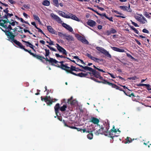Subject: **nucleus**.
<instances>
[{
  "label": "nucleus",
  "mask_w": 151,
  "mask_h": 151,
  "mask_svg": "<svg viewBox=\"0 0 151 151\" xmlns=\"http://www.w3.org/2000/svg\"><path fill=\"white\" fill-rule=\"evenodd\" d=\"M24 50L26 52H28L31 55H32L33 56L35 54L34 53L31 52V50H28L27 49H26L25 48Z\"/></svg>",
  "instance_id": "37998d69"
},
{
  "label": "nucleus",
  "mask_w": 151,
  "mask_h": 151,
  "mask_svg": "<svg viewBox=\"0 0 151 151\" xmlns=\"http://www.w3.org/2000/svg\"><path fill=\"white\" fill-rule=\"evenodd\" d=\"M66 18L71 19L75 20L78 22H79L80 21L79 19L76 16L70 13L68 14H67Z\"/></svg>",
  "instance_id": "6e6552de"
},
{
  "label": "nucleus",
  "mask_w": 151,
  "mask_h": 151,
  "mask_svg": "<svg viewBox=\"0 0 151 151\" xmlns=\"http://www.w3.org/2000/svg\"><path fill=\"white\" fill-rule=\"evenodd\" d=\"M49 62L52 63V65H54V64H57V65H58V67H60V68L61 64H63V61L59 62L57 61L56 60L52 58H50L49 59Z\"/></svg>",
  "instance_id": "0eeeda50"
},
{
  "label": "nucleus",
  "mask_w": 151,
  "mask_h": 151,
  "mask_svg": "<svg viewBox=\"0 0 151 151\" xmlns=\"http://www.w3.org/2000/svg\"><path fill=\"white\" fill-rule=\"evenodd\" d=\"M110 31L111 33H114L116 32V30L114 29L113 28L111 29Z\"/></svg>",
  "instance_id": "603ef678"
},
{
  "label": "nucleus",
  "mask_w": 151,
  "mask_h": 151,
  "mask_svg": "<svg viewBox=\"0 0 151 151\" xmlns=\"http://www.w3.org/2000/svg\"><path fill=\"white\" fill-rule=\"evenodd\" d=\"M92 72L93 74L97 78H99L100 77L99 73L93 69V71H92Z\"/></svg>",
  "instance_id": "b1692460"
},
{
  "label": "nucleus",
  "mask_w": 151,
  "mask_h": 151,
  "mask_svg": "<svg viewBox=\"0 0 151 151\" xmlns=\"http://www.w3.org/2000/svg\"><path fill=\"white\" fill-rule=\"evenodd\" d=\"M103 16L105 17L106 19H108L111 22H113V18L112 17H108L105 14H103Z\"/></svg>",
  "instance_id": "58836bf2"
},
{
  "label": "nucleus",
  "mask_w": 151,
  "mask_h": 151,
  "mask_svg": "<svg viewBox=\"0 0 151 151\" xmlns=\"http://www.w3.org/2000/svg\"><path fill=\"white\" fill-rule=\"evenodd\" d=\"M144 15L147 17L150 18L151 17L149 16V14L147 12H145Z\"/></svg>",
  "instance_id": "49530a36"
},
{
  "label": "nucleus",
  "mask_w": 151,
  "mask_h": 151,
  "mask_svg": "<svg viewBox=\"0 0 151 151\" xmlns=\"http://www.w3.org/2000/svg\"><path fill=\"white\" fill-rule=\"evenodd\" d=\"M45 56L46 57L48 56L49 54V50H48L45 49Z\"/></svg>",
  "instance_id": "de8ad7c7"
},
{
  "label": "nucleus",
  "mask_w": 151,
  "mask_h": 151,
  "mask_svg": "<svg viewBox=\"0 0 151 151\" xmlns=\"http://www.w3.org/2000/svg\"><path fill=\"white\" fill-rule=\"evenodd\" d=\"M135 19L142 24H144L147 22L145 18L142 14H136L134 15Z\"/></svg>",
  "instance_id": "7ed1b4c3"
},
{
  "label": "nucleus",
  "mask_w": 151,
  "mask_h": 151,
  "mask_svg": "<svg viewBox=\"0 0 151 151\" xmlns=\"http://www.w3.org/2000/svg\"><path fill=\"white\" fill-rule=\"evenodd\" d=\"M73 57L74 59L76 60V61L77 63H76V64H77L79 63H81L82 64H85L82 60L79 58L78 57V56H73Z\"/></svg>",
  "instance_id": "4be33fe9"
},
{
  "label": "nucleus",
  "mask_w": 151,
  "mask_h": 151,
  "mask_svg": "<svg viewBox=\"0 0 151 151\" xmlns=\"http://www.w3.org/2000/svg\"><path fill=\"white\" fill-rule=\"evenodd\" d=\"M87 56H88L89 58L91 59L92 60L94 61L97 62H99L100 61H101L102 60H101L99 58H97L93 57L91 55L87 54L86 55Z\"/></svg>",
  "instance_id": "f8f14e48"
},
{
  "label": "nucleus",
  "mask_w": 151,
  "mask_h": 151,
  "mask_svg": "<svg viewBox=\"0 0 151 151\" xmlns=\"http://www.w3.org/2000/svg\"><path fill=\"white\" fill-rule=\"evenodd\" d=\"M115 16H116V17H121V18H125V17H124V16H122L115 15Z\"/></svg>",
  "instance_id": "69168bd1"
},
{
  "label": "nucleus",
  "mask_w": 151,
  "mask_h": 151,
  "mask_svg": "<svg viewBox=\"0 0 151 151\" xmlns=\"http://www.w3.org/2000/svg\"><path fill=\"white\" fill-rule=\"evenodd\" d=\"M120 7L121 9L124 11H130L129 10V9H130L127 6H120Z\"/></svg>",
  "instance_id": "bb28decb"
},
{
  "label": "nucleus",
  "mask_w": 151,
  "mask_h": 151,
  "mask_svg": "<svg viewBox=\"0 0 151 151\" xmlns=\"http://www.w3.org/2000/svg\"><path fill=\"white\" fill-rule=\"evenodd\" d=\"M50 17L59 23L62 24V26L70 32H73V29L72 27L70 25L66 24V23H62L63 21L58 16L55 14L53 13H51L50 14Z\"/></svg>",
  "instance_id": "f257e3e1"
},
{
  "label": "nucleus",
  "mask_w": 151,
  "mask_h": 151,
  "mask_svg": "<svg viewBox=\"0 0 151 151\" xmlns=\"http://www.w3.org/2000/svg\"><path fill=\"white\" fill-rule=\"evenodd\" d=\"M66 39L68 41H73L74 40L73 37L71 35L66 34L64 39Z\"/></svg>",
  "instance_id": "dca6fc26"
},
{
  "label": "nucleus",
  "mask_w": 151,
  "mask_h": 151,
  "mask_svg": "<svg viewBox=\"0 0 151 151\" xmlns=\"http://www.w3.org/2000/svg\"><path fill=\"white\" fill-rule=\"evenodd\" d=\"M6 20L5 19L2 21L0 23V25L2 27H4L5 30L2 29L3 31L4 32L6 31H10L12 29L11 25H10L9 22L8 20L7 17L6 18Z\"/></svg>",
  "instance_id": "f03ea898"
},
{
  "label": "nucleus",
  "mask_w": 151,
  "mask_h": 151,
  "mask_svg": "<svg viewBox=\"0 0 151 151\" xmlns=\"http://www.w3.org/2000/svg\"><path fill=\"white\" fill-rule=\"evenodd\" d=\"M83 69L86 70H89L91 72L93 71V69L92 68L88 66L84 67H83Z\"/></svg>",
  "instance_id": "2f4dec72"
},
{
  "label": "nucleus",
  "mask_w": 151,
  "mask_h": 151,
  "mask_svg": "<svg viewBox=\"0 0 151 151\" xmlns=\"http://www.w3.org/2000/svg\"><path fill=\"white\" fill-rule=\"evenodd\" d=\"M13 15V14H9L8 13L6 14V15H5V16H6V17H11Z\"/></svg>",
  "instance_id": "5fc2aeb1"
},
{
  "label": "nucleus",
  "mask_w": 151,
  "mask_h": 151,
  "mask_svg": "<svg viewBox=\"0 0 151 151\" xmlns=\"http://www.w3.org/2000/svg\"><path fill=\"white\" fill-rule=\"evenodd\" d=\"M20 19L21 22H22L29 24V23L27 22L24 21L23 19L21 18Z\"/></svg>",
  "instance_id": "3c124183"
},
{
  "label": "nucleus",
  "mask_w": 151,
  "mask_h": 151,
  "mask_svg": "<svg viewBox=\"0 0 151 151\" xmlns=\"http://www.w3.org/2000/svg\"><path fill=\"white\" fill-rule=\"evenodd\" d=\"M67 108V106L65 105H64L63 106L61 107L60 108V110L61 111H63L65 110L66 108Z\"/></svg>",
  "instance_id": "e433bc0d"
},
{
  "label": "nucleus",
  "mask_w": 151,
  "mask_h": 151,
  "mask_svg": "<svg viewBox=\"0 0 151 151\" xmlns=\"http://www.w3.org/2000/svg\"><path fill=\"white\" fill-rule=\"evenodd\" d=\"M52 2L54 5L57 7L59 6V4L58 0H52Z\"/></svg>",
  "instance_id": "cd10ccee"
},
{
  "label": "nucleus",
  "mask_w": 151,
  "mask_h": 151,
  "mask_svg": "<svg viewBox=\"0 0 151 151\" xmlns=\"http://www.w3.org/2000/svg\"><path fill=\"white\" fill-rule=\"evenodd\" d=\"M97 133V134L99 135V133L102 134H104L105 136H108V137H111L112 139H113L114 137H118L119 135H115L114 134H113V133Z\"/></svg>",
  "instance_id": "9d476101"
},
{
  "label": "nucleus",
  "mask_w": 151,
  "mask_h": 151,
  "mask_svg": "<svg viewBox=\"0 0 151 151\" xmlns=\"http://www.w3.org/2000/svg\"><path fill=\"white\" fill-rule=\"evenodd\" d=\"M36 28L38 30V31L39 32H40L44 34V33H43V31L40 29L39 28L37 27H36Z\"/></svg>",
  "instance_id": "052dcab7"
},
{
  "label": "nucleus",
  "mask_w": 151,
  "mask_h": 151,
  "mask_svg": "<svg viewBox=\"0 0 151 151\" xmlns=\"http://www.w3.org/2000/svg\"><path fill=\"white\" fill-rule=\"evenodd\" d=\"M135 40L138 45H141V43L137 39H135Z\"/></svg>",
  "instance_id": "774afa93"
},
{
  "label": "nucleus",
  "mask_w": 151,
  "mask_h": 151,
  "mask_svg": "<svg viewBox=\"0 0 151 151\" xmlns=\"http://www.w3.org/2000/svg\"><path fill=\"white\" fill-rule=\"evenodd\" d=\"M41 100L46 102L48 105H51L52 104V101L50 100L48 97H46L43 99L41 98Z\"/></svg>",
  "instance_id": "2eb2a0df"
},
{
  "label": "nucleus",
  "mask_w": 151,
  "mask_h": 151,
  "mask_svg": "<svg viewBox=\"0 0 151 151\" xmlns=\"http://www.w3.org/2000/svg\"><path fill=\"white\" fill-rule=\"evenodd\" d=\"M55 55L57 57H61V58H63V55H60L59 54L56 53L55 54Z\"/></svg>",
  "instance_id": "0e129e2a"
},
{
  "label": "nucleus",
  "mask_w": 151,
  "mask_h": 151,
  "mask_svg": "<svg viewBox=\"0 0 151 151\" xmlns=\"http://www.w3.org/2000/svg\"><path fill=\"white\" fill-rule=\"evenodd\" d=\"M130 27L134 31L135 33L137 34H138L139 31L135 28L133 26L131 27Z\"/></svg>",
  "instance_id": "79ce46f5"
},
{
  "label": "nucleus",
  "mask_w": 151,
  "mask_h": 151,
  "mask_svg": "<svg viewBox=\"0 0 151 151\" xmlns=\"http://www.w3.org/2000/svg\"><path fill=\"white\" fill-rule=\"evenodd\" d=\"M50 49L52 51H55V52L56 51V50L55 48H54L52 47H51Z\"/></svg>",
  "instance_id": "338daca9"
},
{
  "label": "nucleus",
  "mask_w": 151,
  "mask_h": 151,
  "mask_svg": "<svg viewBox=\"0 0 151 151\" xmlns=\"http://www.w3.org/2000/svg\"><path fill=\"white\" fill-rule=\"evenodd\" d=\"M23 7L27 9H30V5L29 4H24Z\"/></svg>",
  "instance_id": "a18cd8bd"
},
{
  "label": "nucleus",
  "mask_w": 151,
  "mask_h": 151,
  "mask_svg": "<svg viewBox=\"0 0 151 151\" xmlns=\"http://www.w3.org/2000/svg\"><path fill=\"white\" fill-rule=\"evenodd\" d=\"M23 16L26 18L27 19L28 18V15L26 14V13H25V12H24L23 13Z\"/></svg>",
  "instance_id": "bf43d9fd"
},
{
  "label": "nucleus",
  "mask_w": 151,
  "mask_h": 151,
  "mask_svg": "<svg viewBox=\"0 0 151 151\" xmlns=\"http://www.w3.org/2000/svg\"><path fill=\"white\" fill-rule=\"evenodd\" d=\"M73 99V97H71L70 99H68V103L74 105L77 103V101L75 100H73L71 101Z\"/></svg>",
  "instance_id": "412c9836"
},
{
  "label": "nucleus",
  "mask_w": 151,
  "mask_h": 151,
  "mask_svg": "<svg viewBox=\"0 0 151 151\" xmlns=\"http://www.w3.org/2000/svg\"><path fill=\"white\" fill-rule=\"evenodd\" d=\"M22 41L26 43V45L27 47H29L31 48L33 50L35 51V50L34 49V46L30 42L28 41H26L23 40H22Z\"/></svg>",
  "instance_id": "6ab92c4d"
},
{
  "label": "nucleus",
  "mask_w": 151,
  "mask_h": 151,
  "mask_svg": "<svg viewBox=\"0 0 151 151\" xmlns=\"http://www.w3.org/2000/svg\"><path fill=\"white\" fill-rule=\"evenodd\" d=\"M81 42L86 44L88 45L89 44L88 41L84 37L83 38Z\"/></svg>",
  "instance_id": "7c9ffc66"
},
{
  "label": "nucleus",
  "mask_w": 151,
  "mask_h": 151,
  "mask_svg": "<svg viewBox=\"0 0 151 151\" xmlns=\"http://www.w3.org/2000/svg\"><path fill=\"white\" fill-rule=\"evenodd\" d=\"M111 86L113 88H115L116 89H119L118 87L114 84H112Z\"/></svg>",
  "instance_id": "13d9d810"
},
{
  "label": "nucleus",
  "mask_w": 151,
  "mask_h": 151,
  "mask_svg": "<svg viewBox=\"0 0 151 151\" xmlns=\"http://www.w3.org/2000/svg\"><path fill=\"white\" fill-rule=\"evenodd\" d=\"M111 132H120V131L119 130V129H115V126H113L112 128L111 129Z\"/></svg>",
  "instance_id": "c756f323"
},
{
  "label": "nucleus",
  "mask_w": 151,
  "mask_h": 151,
  "mask_svg": "<svg viewBox=\"0 0 151 151\" xmlns=\"http://www.w3.org/2000/svg\"><path fill=\"white\" fill-rule=\"evenodd\" d=\"M111 49L114 51L119 52H124L125 51L124 50L121 49L118 47H111Z\"/></svg>",
  "instance_id": "a211bd4d"
},
{
  "label": "nucleus",
  "mask_w": 151,
  "mask_h": 151,
  "mask_svg": "<svg viewBox=\"0 0 151 151\" xmlns=\"http://www.w3.org/2000/svg\"><path fill=\"white\" fill-rule=\"evenodd\" d=\"M87 24L91 27H93L96 25V22L90 19L87 22Z\"/></svg>",
  "instance_id": "ddd939ff"
},
{
  "label": "nucleus",
  "mask_w": 151,
  "mask_h": 151,
  "mask_svg": "<svg viewBox=\"0 0 151 151\" xmlns=\"http://www.w3.org/2000/svg\"><path fill=\"white\" fill-rule=\"evenodd\" d=\"M60 107V104H57L55 106V109L56 114L57 115L58 113V110Z\"/></svg>",
  "instance_id": "a878e982"
},
{
  "label": "nucleus",
  "mask_w": 151,
  "mask_h": 151,
  "mask_svg": "<svg viewBox=\"0 0 151 151\" xmlns=\"http://www.w3.org/2000/svg\"><path fill=\"white\" fill-rule=\"evenodd\" d=\"M108 73L111 76V77L113 78H115V76L113 74H111V73H109V72H108L107 73Z\"/></svg>",
  "instance_id": "4d7b16f0"
},
{
  "label": "nucleus",
  "mask_w": 151,
  "mask_h": 151,
  "mask_svg": "<svg viewBox=\"0 0 151 151\" xmlns=\"http://www.w3.org/2000/svg\"><path fill=\"white\" fill-rule=\"evenodd\" d=\"M99 9H100V10H101V11H103L104 10V9L103 8H102V7H99V6H96Z\"/></svg>",
  "instance_id": "e2e57ef3"
},
{
  "label": "nucleus",
  "mask_w": 151,
  "mask_h": 151,
  "mask_svg": "<svg viewBox=\"0 0 151 151\" xmlns=\"http://www.w3.org/2000/svg\"><path fill=\"white\" fill-rule=\"evenodd\" d=\"M61 68L65 70L68 73H71L72 71H77L78 69L75 67L71 66L70 67H68L66 65L61 64Z\"/></svg>",
  "instance_id": "20e7f679"
},
{
  "label": "nucleus",
  "mask_w": 151,
  "mask_h": 151,
  "mask_svg": "<svg viewBox=\"0 0 151 151\" xmlns=\"http://www.w3.org/2000/svg\"><path fill=\"white\" fill-rule=\"evenodd\" d=\"M10 25H11L12 26H14L16 24L18 25V22H17L16 21H13L12 22H9Z\"/></svg>",
  "instance_id": "c9c22d12"
},
{
  "label": "nucleus",
  "mask_w": 151,
  "mask_h": 151,
  "mask_svg": "<svg viewBox=\"0 0 151 151\" xmlns=\"http://www.w3.org/2000/svg\"><path fill=\"white\" fill-rule=\"evenodd\" d=\"M88 74H91V73L88 72L87 73H80V77H83L87 76L88 75Z\"/></svg>",
  "instance_id": "4c0bfd02"
},
{
  "label": "nucleus",
  "mask_w": 151,
  "mask_h": 151,
  "mask_svg": "<svg viewBox=\"0 0 151 151\" xmlns=\"http://www.w3.org/2000/svg\"><path fill=\"white\" fill-rule=\"evenodd\" d=\"M57 12L60 16L66 18L67 14H65L64 12L60 11H58Z\"/></svg>",
  "instance_id": "5701e85b"
},
{
  "label": "nucleus",
  "mask_w": 151,
  "mask_h": 151,
  "mask_svg": "<svg viewBox=\"0 0 151 151\" xmlns=\"http://www.w3.org/2000/svg\"><path fill=\"white\" fill-rule=\"evenodd\" d=\"M89 133V134L87 135V137L88 139H91L93 138V134L92 133Z\"/></svg>",
  "instance_id": "473e14b6"
},
{
  "label": "nucleus",
  "mask_w": 151,
  "mask_h": 151,
  "mask_svg": "<svg viewBox=\"0 0 151 151\" xmlns=\"http://www.w3.org/2000/svg\"><path fill=\"white\" fill-rule=\"evenodd\" d=\"M88 9H90L93 11V12H95L97 14H98V15H100V16H101V14H100V13H99L98 12L94 10L93 9L91 8V7H88Z\"/></svg>",
  "instance_id": "a19ab883"
},
{
  "label": "nucleus",
  "mask_w": 151,
  "mask_h": 151,
  "mask_svg": "<svg viewBox=\"0 0 151 151\" xmlns=\"http://www.w3.org/2000/svg\"><path fill=\"white\" fill-rule=\"evenodd\" d=\"M66 34H63V33L60 32H58V35L60 37L64 39Z\"/></svg>",
  "instance_id": "f704fd0d"
},
{
  "label": "nucleus",
  "mask_w": 151,
  "mask_h": 151,
  "mask_svg": "<svg viewBox=\"0 0 151 151\" xmlns=\"http://www.w3.org/2000/svg\"><path fill=\"white\" fill-rule=\"evenodd\" d=\"M42 4L44 6H48L50 4V2L48 0H45L43 1Z\"/></svg>",
  "instance_id": "393cba45"
},
{
  "label": "nucleus",
  "mask_w": 151,
  "mask_h": 151,
  "mask_svg": "<svg viewBox=\"0 0 151 151\" xmlns=\"http://www.w3.org/2000/svg\"><path fill=\"white\" fill-rule=\"evenodd\" d=\"M56 47L58 50L60 52L62 53L63 54L66 55L67 52L66 50L63 48L61 47L58 44H56Z\"/></svg>",
  "instance_id": "9b49d317"
},
{
  "label": "nucleus",
  "mask_w": 151,
  "mask_h": 151,
  "mask_svg": "<svg viewBox=\"0 0 151 151\" xmlns=\"http://www.w3.org/2000/svg\"><path fill=\"white\" fill-rule=\"evenodd\" d=\"M90 122L93 123L94 124H98L99 122V119L94 117H92L90 119Z\"/></svg>",
  "instance_id": "4468645a"
},
{
  "label": "nucleus",
  "mask_w": 151,
  "mask_h": 151,
  "mask_svg": "<svg viewBox=\"0 0 151 151\" xmlns=\"http://www.w3.org/2000/svg\"><path fill=\"white\" fill-rule=\"evenodd\" d=\"M93 67L96 68V69L98 70L99 71H100L101 72H103V73H105V72L103 70H102V69H100L99 68H96L95 65H93Z\"/></svg>",
  "instance_id": "09e8293b"
},
{
  "label": "nucleus",
  "mask_w": 151,
  "mask_h": 151,
  "mask_svg": "<svg viewBox=\"0 0 151 151\" xmlns=\"http://www.w3.org/2000/svg\"><path fill=\"white\" fill-rule=\"evenodd\" d=\"M143 32L148 33H149V31L146 29H144L142 30Z\"/></svg>",
  "instance_id": "6e6d98bb"
},
{
  "label": "nucleus",
  "mask_w": 151,
  "mask_h": 151,
  "mask_svg": "<svg viewBox=\"0 0 151 151\" xmlns=\"http://www.w3.org/2000/svg\"><path fill=\"white\" fill-rule=\"evenodd\" d=\"M80 35L78 34H75V36L76 37L77 39H78L80 37Z\"/></svg>",
  "instance_id": "680f3d73"
},
{
  "label": "nucleus",
  "mask_w": 151,
  "mask_h": 151,
  "mask_svg": "<svg viewBox=\"0 0 151 151\" xmlns=\"http://www.w3.org/2000/svg\"><path fill=\"white\" fill-rule=\"evenodd\" d=\"M33 17L34 19L35 20H37L40 24H41V22L40 20V18L37 16L35 15H33Z\"/></svg>",
  "instance_id": "c85d7f7f"
},
{
  "label": "nucleus",
  "mask_w": 151,
  "mask_h": 151,
  "mask_svg": "<svg viewBox=\"0 0 151 151\" xmlns=\"http://www.w3.org/2000/svg\"><path fill=\"white\" fill-rule=\"evenodd\" d=\"M66 18L71 19L75 20L78 22H79L80 21L79 19L76 16L70 13L68 14H67Z\"/></svg>",
  "instance_id": "1a4fd4ad"
},
{
  "label": "nucleus",
  "mask_w": 151,
  "mask_h": 151,
  "mask_svg": "<svg viewBox=\"0 0 151 151\" xmlns=\"http://www.w3.org/2000/svg\"><path fill=\"white\" fill-rule=\"evenodd\" d=\"M33 57L38 59L40 60H41L42 58V57L41 56L39 55H36V54H35Z\"/></svg>",
  "instance_id": "ea45409f"
},
{
  "label": "nucleus",
  "mask_w": 151,
  "mask_h": 151,
  "mask_svg": "<svg viewBox=\"0 0 151 151\" xmlns=\"http://www.w3.org/2000/svg\"><path fill=\"white\" fill-rule=\"evenodd\" d=\"M8 1L11 4H15L16 3L15 1L13 0H8Z\"/></svg>",
  "instance_id": "864d4df0"
},
{
  "label": "nucleus",
  "mask_w": 151,
  "mask_h": 151,
  "mask_svg": "<svg viewBox=\"0 0 151 151\" xmlns=\"http://www.w3.org/2000/svg\"><path fill=\"white\" fill-rule=\"evenodd\" d=\"M126 140L125 142V143H130L132 141V139L129 137H127Z\"/></svg>",
  "instance_id": "72a5a7b5"
},
{
  "label": "nucleus",
  "mask_w": 151,
  "mask_h": 151,
  "mask_svg": "<svg viewBox=\"0 0 151 151\" xmlns=\"http://www.w3.org/2000/svg\"><path fill=\"white\" fill-rule=\"evenodd\" d=\"M9 31H6V32H5L6 35L8 36V37L10 39H9V40L10 41V40L11 42H14V40H16L14 39L15 36L13 35V33L12 32H10Z\"/></svg>",
  "instance_id": "423d86ee"
},
{
  "label": "nucleus",
  "mask_w": 151,
  "mask_h": 151,
  "mask_svg": "<svg viewBox=\"0 0 151 151\" xmlns=\"http://www.w3.org/2000/svg\"><path fill=\"white\" fill-rule=\"evenodd\" d=\"M96 49L98 50L105 55L107 57L109 58H111V55L109 53V52L107 51L103 48L101 47H96Z\"/></svg>",
  "instance_id": "39448f33"
},
{
  "label": "nucleus",
  "mask_w": 151,
  "mask_h": 151,
  "mask_svg": "<svg viewBox=\"0 0 151 151\" xmlns=\"http://www.w3.org/2000/svg\"><path fill=\"white\" fill-rule=\"evenodd\" d=\"M70 128H71L73 129H77V131H81L82 130V129H81L80 128H76V127H70Z\"/></svg>",
  "instance_id": "c03bdc74"
},
{
  "label": "nucleus",
  "mask_w": 151,
  "mask_h": 151,
  "mask_svg": "<svg viewBox=\"0 0 151 151\" xmlns=\"http://www.w3.org/2000/svg\"><path fill=\"white\" fill-rule=\"evenodd\" d=\"M131 22H132V24L134 26L136 27H138L139 26L137 24L135 23L134 22L132 21V20H131Z\"/></svg>",
  "instance_id": "8fccbe9b"
},
{
  "label": "nucleus",
  "mask_w": 151,
  "mask_h": 151,
  "mask_svg": "<svg viewBox=\"0 0 151 151\" xmlns=\"http://www.w3.org/2000/svg\"><path fill=\"white\" fill-rule=\"evenodd\" d=\"M47 28L49 31L52 34H55L56 31L52 28V27L50 26H47Z\"/></svg>",
  "instance_id": "aec40b11"
},
{
  "label": "nucleus",
  "mask_w": 151,
  "mask_h": 151,
  "mask_svg": "<svg viewBox=\"0 0 151 151\" xmlns=\"http://www.w3.org/2000/svg\"><path fill=\"white\" fill-rule=\"evenodd\" d=\"M14 43L15 44L17 45L21 49H23L24 50L25 49L24 48V46H23L21 43L19 41H18L17 40H14Z\"/></svg>",
  "instance_id": "f3484780"
}]
</instances>
